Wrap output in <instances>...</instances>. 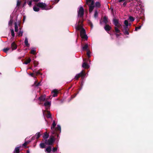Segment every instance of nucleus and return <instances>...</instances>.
<instances>
[{"instance_id": "bf43d9fd", "label": "nucleus", "mask_w": 153, "mask_h": 153, "mask_svg": "<svg viewBox=\"0 0 153 153\" xmlns=\"http://www.w3.org/2000/svg\"><path fill=\"white\" fill-rule=\"evenodd\" d=\"M32 0L34 2H38L40 0Z\"/></svg>"}, {"instance_id": "de8ad7c7", "label": "nucleus", "mask_w": 153, "mask_h": 153, "mask_svg": "<svg viewBox=\"0 0 153 153\" xmlns=\"http://www.w3.org/2000/svg\"><path fill=\"white\" fill-rule=\"evenodd\" d=\"M34 84L36 86H38L40 85V82H35Z\"/></svg>"}, {"instance_id": "6e6d98bb", "label": "nucleus", "mask_w": 153, "mask_h": 153, "mask_svg": "<svg viewBox=\"0 0 153 153\" xmlns=\"http://www.w3.org/2000/svg\"><path fill=\"white\" fill-rule=\"evenodd\" d=\"M141 26H142V25H140L139 26L137 27H137V29H140L141 28Z\"/></svg>"}, {"instance_id": "7ed1b4c3", "label": "nucleus", "mask_w": 153, "mask_h": 153, "mask_svg": "<svg viewBox=\"0 0 153 153\" xmlns=\"http://www.w3.org/2000/svg\"><path fill=\"white\" fill-rule=\"evenodd\" d=\"M78 17L80 18H82V20H79L78 23H82L83 22V18L84 14V9L82 7H80L77 11Z\"/></svg>"}, {"instance_id": "1a4fd4ad", "label": "nucleus", "mask_w": 153, "mask_h": 153, "mask_svg": "<svg viewBox=\"0 0 153 153\" xmlns=\"http://www.w3.org/2000/svg\"><path fill=\"white\" fill-rule=\"evenodd\" d=\"M113 21L114 24L115 26V27H120L121 25L119 23L118 19L114 18L113 19Z\"/></svg>"}, {"instance_id": "423d86ee", "label": "nucleus", "mask_w": 153, "mask_h": 153, "mask_svg": "<svg viewBox=\"0 0 153 153\" xmlns=\"http://www.w3.org/2000/svg\"><path fill=\"white\" fill-rule=\"evenodd\" d=\"M86 74L85 71L83 70L79 73L76 75L74 77V79L76 80L78 79L80 77L83 79L85 76Z\"/></svg>"}, {"instance_id": "4c0bfd02", "label": "nucleus", "mask_w": 153, "mask_h": 153, "mask_svg": "<svg viewBox=\"0 0 153 153\" xmlns=\"http://www.w3.org/2000/svg\"><path fill=\"white\" fill-rule=\"evenodd\" d=\"M36 51L34 50H31L30 51V53L33 55H35L36 54Z\"/></svg>"}, {"instance_id": "4d7b16f0", "label": "nucleus", "mask_w": 153, "mask_h": 153, "mask_svg": "<svg viewBox=\"0 0 153 153\" xmlns=\"http://www.w3.org/2000/svg\"><path fill=\"white\" fill-rule=\"evenodd\" d=\"M59 0H55V2L54 3H55V4L57 3Z\"/></svg>"}, {"instance_id": "a878e982", "label": "nucleus", "mask_w": 153, "mask_h": 153, "mask_svg": "<svg viewBox=\"0 0 153 153\" xmlns=\"http://www.w3.org/2000/svg\"><path fill=\"white\" fill-rule=\"evenodd\" d=\"M33 8L34 11L36 12H38L39 10V8L36 7V6H34L33 7Z\"/></svg>"}, {"instance_id": "338daca9", "label": "nucleus", "mask_w": 153, "mask_h": 153, "mask_svg": "<svg viewBox=\"0 0 153 153\" xmlns=\"http://www.w3.org/2000/svg\"><path fill=\"white\" fill-rule=\"evenodd\" d=\"M35 136H33V137H32V138H33V139H34V138Z\"/></svg>"}, {"instance_id": "79ce46f5", "label": "nucleus", "mask_w": 153, "mask_h": 153, "mask_svg": "<svg viewBox=\"0 0 153 153\" xmlns=\"http://www.w3.org/2000/svg\"><path fill=\"white\" fill-rule=\"evenodd\" d=\"M13 20L12 19H11L10 21L9 22L8 25L9 26H11L12 25V24L13 23Z\"/></svg>"}, {"instance_id": "bb28decb", "label": "nucleus", "mask_w": 153, "mask_h": 153, "mask_svg": "<svg viewBox=\"0 0 153 153\" xmlns=\"http://www.w3.org/2000/svg\"><path fill=\"white\" fill-rule=\"evenodd\" d=\"M47 114H46V116L48 118H51V115L50 111H47Z\"/></svg>"}, {"instance_id": "f704fd0d", "label": "nucleus", "mask_w": 153, "mask_h": 153, "mask_svg": "<svg viewBox=\"0 0 153 153\" xmlns=\"http://www.w3.org/2000/svg\"><path fill=\"white\" fill-rule=\"evenodd\" d=\"M87 51V54L88 56V57H90L91 56H90L91 52L90 51V50L89 49L88 50H87V51Z\"/></svg>"}, {"instance_id": "e2e57ef3", "label": "nucleus", "mask_w": 153, "mask_h": 153, "mask_svg": "<svg viewBox=\"0 0 153 153\" xmlns=\"http://www.w3.org/2000/svg\"><path fill=\"white\" fill-rule=\"evenodd\" d=\"M51 96H49V97H48V98H49V99H51V98H51Z\"/></svg>"}, {"instance_id": "7c9ffc66", "label": "nucleus", "mask_w": 153, "mask_h": 153, "mask_svg": "<svg viewBox=\"0 0 153 153\" xmlns=\"http://www.w3.org/2000/svg\"><path fill=\"white\" fill-rule=\"evenodd\" d=\"M41 135L40 132H38L36 134L35 136H36V138L38 139L39 138Z\"/></svg>"}, {"instance_id": "680f3d73", "label": "nucleus", "mask_w": 153, "mask_h": 153, "mask_svg": "<svg viewBox=\"0 0 153 153\" xmlns=\"http://www.w3.org/2000/svg\"><path fill=\"white\" fill-rule=\"evenodd\" d=\"M137 30H138V29H137V27H136L135 30L136 31H137Z\"/></svg>"}, {"instance_id": "b1692460", "label": "nucleus", "mask_w": 153, "mask_h": 153, "mask_svg": "<svg viewBox=\"0 0 153 153\" xmlns=\"http://www.w3.org/2000/svg\"><path fill=\"white\" fill-rule=\"evenodd\" d=\"M88 44H86L82 47V49L83 51H87L89 50L88 48Z\"/></svg>"}, {"instance_id": "a211bd4d", "label": "nucleus", "mask_w": 153, "mask_h": 153, "mask_svg": "<svg viewBox=\"0 0 153 153\" xmlns=\"http://www.w3.org/2000/svg\"><path fill=\"white\" fill-rule=\"evenodd\" d=\"M82 28H83L82 27V24H81V25L78 24L77 25V26H76V30H81Z\"/></svg>"}, {"instance_id": "6ab92c4d", "label": "nucleus", "mask_w": 153, "mask_h": 153, "mask_svg": "<svg viewBox=\"0 0 153 153\" xmlns=\"http://www.w3.org/2000/svg\"><path fill=\"white\" fill-rule=\"evenodd\" d=\"M45 152L48 153H50L51 151V146H48L45 150Z\"/></svg>"}, {"instance_id": "ddd939ff", "label": "nucleus", "mask_w": 153, "mask_h": 153, "mask_svg": "<svg viewBox=\"0 0 153 153\" xmlns=\"http://www.w3.org/2000/svg\"><path fill=\"white\" fill-rule=\"evenodd\" d=\"M111 27L108 24H106L104 27V29L106 31L110 30Z\"/></svg>"}, {"instance_id": "8fccbe9b", "label": "nucleus", "mask_w": 153, "mask_h": 153, "mask_svg": "<svg viewBox=\"0 0 153 153\" xmlns=\"http://www.w3.org/2000/svg\"><path fill=\"white\" fill-rule=\"evenodd\" d=\"M35 73L36 74V76H38V75L41 74V73L39 71L35 72Z\"/></svg>"}, {"instance_id": "c85d7f7f", "label": "nucleus", "mask_w": 153, "mask_h": 153, "mask_svg": "<svg viewBox=\"0 0 153 153\" xmlns=\"http://www.w3.org/2000/svg\"><path fill=\"white\" fill-rule=\"evenodd\" d=\"M45 143H41L40 144V147L42 149L44 148L45 147Z\"/></svg>"}, {"instance_id": "412c9836", "label": "nucleus", "mask_w": 153, "mask_h": 153, "mask_svg": "<svg viewBox=\"0 0 153 153\" xmlns=\"http://www.w3.org/2000/svg\"><path fill=\"white\" fill-rule=\"evenodd\" d=\"M19 147H16L13 152V153H19Z\"/></svg>"}, {"instance_id": "9d476101", "label": "nucleus", "mask_w": 153, "mask_h": 153, "mask_svg": "<svg viewBox=\"0 0 153 153\" xmlns=\"http://www.w3.org/2000/svg\"><path fill=\"white\" fill-rule=\"evenodd\" d=\"M52 94H53V97H56L57 96L58 93V91L57 89H54L52 92Z\"/></svg>"}, {"instance_id": "f8f14e48", "label": "nucleus", "mask_w": 153, "mask_h": 153, "mask_svg": "<svg viewBox=\"0 0 153 153\" xmlns=\"http://www.w3.org/2000/svg\"><path fill=\"white\" fill-rule=\"evenodd\" d=\"M11 47L12 50H15L17 48V45L16 44L15 42H12L11 44Z\"/></svg>"}, {"instance_id": "20e7f679", "label": "nucleus", "mask_w": 153, "mask_h": 153, "mask_svg": "<svg viewBox=\"0 0 153 153\" xmlns=\"http://www.w3.org/2000/svg\"><path fill=\"white\" fill-rule=\"evenodd\" d=\"M36 5L37 7L41 8L43 10H47L51 9L53 8L51 6H47L43 2L38 3L36 4Z\"/></svg>"}, {"instance_id": "dca6fc26", "label": "nucleus", "mask_w": 153, "mask_h": 153, "mask_svg": "<svg viewBox=\"0 0 153 153\" xmlns=\"http://www.w3.org/2000/svg\"><path fill=\"white\" fill-rule=\"evenodd\" d=\"M82 67L84 68L88 69L89 67V66L87 63L84 62L82 65Z\"/></svg>"}, {"instance_id": "58836bf2", "label": "nucleus", "mask_w": 153, "mask_h": 153, "mask_svg": "<svg viewBox=\"0 0 153 153\" xmlns=\"http://www.w3.org/2000/svg\"><path fill=\"white\" fill-rule=\"evenodd\" d=\"M129 19L131 22H133L135 19L134 18L131 16H130L129 17Z\"/></svg>"}, {"instance_id": "774afa93", "label": "nucleus", "mask_w": 153, "mask_h": 153, "mask_svg": "<svg viewBox=\"0 0 153 153\" xmlns=\"http://www.w3.org/2000/svg\"><path fill=\"white\" fill-rule=\"evenodd\" d=\"M100 24H101V22H100Z\"/></svg>"}, {"instance_id": "f257e3e1", "label": "nucleus", "mask_w": 153, "mask_h": 153, "mask_svg": "<svg viewBox=\"0 0 153 153\" xmlns=\"http://www.w3.org/2000/svg\"><path fill=\"white\" fill-rule=\"evenodd\" d=\"M56 125L55 123V121L53 120L52 126L51 127V133L52 135L56 133L57 131H59V133L61 132V128L60 126L59 125H57V127L55 128V127Z\"/></svg>"}, {"instance_id": "c03bdc74", "label": "nucleus", "mask_w": 153, "mask_h": 153, "mask_svg": "<svg viewBox=\"0 0 153 153\" xmlns=\"http://www.w3.org/2000/svg\"><path fill=\"white\" fill-rule=\"evenodd\" d=\"M57 150V147H53V148L52 152H53L54 153L56 152V151Z\"/></svg>"}, {"instance_id": "49530a36", "label": "nucleus", "mask_w": 153, "mask_h": 153, "mask_svg": "<svg viewBox=\"0 0 153 153\" xmlns=\"http://www.w3.org/2000/svg\"><path fill=\"white\" fill-rule=\"evenodd\" d=\"M60 133H59V131H57L56 132V133H55L54 135L55 134V135H56L57 137V139H58V138H59V134Z\"/></svg>"}, {"instance_id": "473e14b6", "label": "nucleus", "mask_w": 153, "mask_h": 153, "mask_svg": "<svg viewBox=\"0 0 153 153\" xmlns=\"http://www.w3.org/2000/svg\"><path fill=\"white\" fill-rule=\"evenodd\" d=\"M10 48H4L3 49V51L5 53H7V51L9 50L10 49Z\"/></svg>"}, {"instance_id": "0eeeda50", "label": "nucleus", "mask_w": 153, "mask_h": 153, "mask_svg": "<svg viewBox=\"0 0 153 153\" xmlns=\"http://www.w3.org/2000/svg\"><path fill=\"white\" fill-rule=\"evenodd\" d=\"M80 36L81 38L85 39L86 40L88 39V36L86 34V32L85 29L82 28L80 31Z\"/></svg>"}, {"instance_id": "864d4df0", "label": "nucleus", "mask_w": 153, "mask_h": 153, "mask_svg": "<svg viewBox=\"0 0 153 153\" xmlns=\"http://www.w3.org/2000/svg\"><path fill=\"white\" fill-rule=\"evenodd\" d=\"M123 4V5L124 7H125L127 4V2L124 1Z\"/></svg>"}, {"instance_id": "aec40b11", "label": "nucleus", "mask_w": 153, "mask_h": 153, "mask_svg": "<svg viewBox=\"0 0 153 153\" xmlns=\"http://www.w3.org/2000/svg\"><path fill=\"white\" fill-rule=\"evenodd\" d=\"M25 43L26 46L27 47H29L30 44L28 43V39L27 37H26L25 39Z\"/></svg>"}, {"instance_id": "9b49d317", "label": "nucleus", "mask_w": 153, "mask_h": 153, "mask_svg": "<svg viewBox=\"0 0 153 153\" xmlns=\"http://www.w3.org/2000/svg\"><path fill=\"white\" fill-rule=\"evenodd\" d=\"M46 96L45 95H43L40 96L39 98V100L41 102L44 101L45 100Z\"/></svg>"}, {"instance_id": "a18cd8bd", "label": "nucleus", "mask_w": 153, "mask_h": 153, "mask_svg": "<svg viewBox=\"0 0 153 153\" xmlns=\"http://www.w3.org/2000/svg\"><path fill=\"white\" fill-rule=\"evenodd\" d=\"M11 35L13 37H14L15 35L14 31L13 29H12L11 30Z\"/></svg>"}, {"instance_id": "0e129e2a", "label": "nucleus", "mask_w": 153, "mask_h": 153, "mask_svg": "<svg viewBox=\"0 0 153 153\" xmlns=\"http://www.w3.org/2000/svg\"><path fill=\"white\" fill-rule=\"evenodd\" d=\"M71 88V87H69V89H70Z\"/></svg>"}, {"instance_id": "4468645a", "label": "nucleus", "mask_w": 153, "mask_h": 153, "mask_svg": "<svg viewBox=\"0 0 153 153\" xmlns=\"http://www.w3.org/2000/svg\"><path fill=\"white\" fill-rule=\"evenodd\" d=\"M94 6L95 7L97 8H100L101 6V4L100 3L99 1H97L95 2L94 4Z\"/></svg>"}, {"instance_id": "c756f323", "label": "nucleus", "mask_w": 153, "mask_h": 153, "mask_svg": "<svg viewBox=\"0 0 153 153\" xmlns=\"http://www.w3.org/2000/svg\"><path fill=\"white\" fill-rule=\"evenodd\" d=\"M31 59L29 58L27 60L24 62V63L25 64H28L30 63L31 62Z\"/></svg>"}, {"instance_id": "72a5a7b5", "label": "nucleus", "mask_w": 153, "mask_h": 153, "mask_svg": "<svg viewBox=\"0 0 153 153\" xmlns=\"http://www.w3.org/2000/svg\"><path fill=\"white\" fill-rule=\"evenodd\" d=\"M131 0H119L118 2H121L124 1L127 2V3L130 2Z\"/></svg>"}, {"instance_id": "2f4dec72", "label": "nucleus", "mask_w": 153, "mask_h": 153, "mask_svg": "<svg viewBox=\"0 0 153 153\" xmlns=\"http://www.w3.org/2000/svg\"><path fill=\"white\" fill-rule=\"evenodd\" d=\"M30 142V141H27L26 142H25L23 144L22 146H24L26 147V146Z\"/></svg>"}, {"instance_id": "6e6552de", "label": "nucleus", "mask_w": 153, "mask_h": 153, "mask_svg": "<svg viewBox=\"0 0 153 153\" xmlns=\"http://www.w3.org/2000/svg\"><path fill=\"white\" fill-rule=\"evenodd\" d=\"M129 30V29L128 28V26H123V28L122 29V31L125 35H128L129 34L128 32Z\"/></svg>"}, {"instance_id": "052dcab7", "label": "nucleus", "mask_w": 153, "mask_h": 153, "mask_svg": "<svg viewBox=\"0 0 153 153\" xmlns=\"http://www.w3.org/2000/svg\"><path fill=\"white\" fill-rule=\"evenodd\" d=\"M26 153H30V152L29 150H27Z\"/></svg>"}, {"instance_id": "603ef678", "label": "nucleus", "mask_w": 153, "mask_h": 153, "mask_svg": "<svg viewBox=\"0 0 153 153\" xmlns=\"http://www.w3.org/2000/svg\"><path fill=\"white\" fill-rule=\"evenodd\" d=\"M30 75L32 76V77H33L34 78H36V76H35L34 75V74L33 73H30Z\"/></svg>"}, {"instance_id": "e433bc0d", "label": "nucleus", "mask_w": 153, "mask_h": 153, "mask_svg": "<svg viewBox=\"0 0 153 153\" xmlns=\"http://www.w3.org/2000/svg\"><path fill=\"white\" fill-rule=\"evenodd\" d=\"M88 24L90 26L91 28H92L93 27L92 22L90 21L89 20L88 21Z\"/></svg>"}, {"instance_id": "5701e85b", "label": "nucleus", "mask_w": 153, "mask_h": 153, "mask_svg": "<svg viewBox=\"0 0 153 153\" xmlns=\"http://www.w3.org/2000/svg\"><path fill=\"white\" fill-rule=\"evenodd\" d=\"M51 103L50 102L48 101H46L44 104V105L45 107L48 106H50L51 105Z\"/></svg>"}, {"instance_id": "39448f33", "label": "nucleus", "mask_w": 153, "mask_h": 153, "mask_svg": "<svg viewBox=\"0 0 153 153\" xmlns=\"http://www.w3.org/2000/svg\"><path fill=\"white\" fill-rule=\"evenodd\" d=\"M55 139L54 136L52 135L50 136L49 139L45 140V143L47 145L51 146L53 144Z\"/></svg>"}, {"instance_id": "c9c22d12", "label": "nucleus", "mask_w": 153, "mask_h": 153, "mask_svg": "<svg viewBox=\"0 0 153 153\" xmlns=\"http://www.w3.org/2000/svg\"><path fill=\"white\" fill-rule=\"evenodd\" d=\"M33 64L34 67H36L39 64L38 62L34 60L33 62Z\"/></svg>"}, {"instance_id": "3c124183", "label": "nucleus", "mask_w": 153, "mask_h": 153, "mask_svg": "<svg viewBox=\"0 0 153 153\" xmlns=\"http://www.w3.org/2000/svg\"><path fill=\"white\" fill-rule=\"evenodd\" d=\"M20 4H21V1L19 0H18L17 1V6H19L20 5Z\"/></svg>"}, {"instance_id": "393cba45", "label": "nucleus", "mask_w": 153, "mask_h": 153, "mask_svg": "<svg viewBox=\"0 0 153 153\" xmlns=\"http://www.w3.org/2000/svg\"><path fill=\"white\" fill-rule=\"evenodd\" d=\"M118 28L117 27H114L115 31L117 33H120V30L118 29Z\"/></svg>"}, {"instance_id": "69168bd1", "label": "nucleus", "mask_w": 153, "mask_h": 153, "mask_svg": "<svg viewBox=\"0 0 153 153\" xmlns=\"http://www.w3.org/2000/svg\"><path fill=\"white\" fill-rule=\"evenodd\" d=\"M25 18V17H24V18H23V19H24Z\"/></svg>"}, {"instance_id": "2eb2a0df", "label": "nucleus", "mask_w": 153, "mask_h": 153, "mask_svg": "<svg viewBox=\"0 0 153 153\" xmlns=\"http://www.w3.org/2000/svg\"><path fill=\"white\" fill-rule=\"evenodd\" d=\"M103 22L105 24H107L108 22V19L107 16H105L103 17Z\"/></svg>"}, {"instance_id": "13d9d810", "label": "nucleus", "mask_w": 153, "mask_h": 153, "mask_svg": "<svg viewBox=\"0 0 153 153\" xmlns=\"http://www.w3.org/2000/svg\"><path fill=\"white\" fill-rule=\"evenodd\" d=\"M117 33H117L116 34V35L117 37H118L120 36V35Z\"/></svg>"}, {"instance_id": "a19ab883", "label": "nucleus", "mask_w": 153, "mask_h": 153, "mask_svg": "<svg viewBox=\"0 0 153 153\" xmlns=\"http://www.w3.org/2000/svg\"><path fill=\"white\" fill-rule=\"evenodd\" d=\"M18 33V36H22L23 32L22 31H20Z\"/></svg>"}, {"instance_id": "ea45409f", "label": "nucleus", "mask_w": 153, "mask_h": 153, "mask_svg": "<svg viewBox=\"0 0 153 153\" xmlns=\"http://www.w3.org/2000/svg\"><path fill=\"white\" fill-rule=\"evenodd\" d=\"M124 24L125 25L124 26H128V22L127 20H125L124 21Z\"/></svg>"}, {"instance_id": "f3484780", "label": "nucleus", "mask_w": 153, "mask_h": 153, "mask_svg": "<svg viewBox=\"0 0 153 153\" xmlns=\"http://www.w3.org/2000/svg\"><path fill=\"white\" fill-rule=\"evenodd\" d=\"M49 134H48L47 132H45L44 133V134L43 136V139L45 140L48 138L49 137Z\"/></svg>"}, {"instance_id": "4be33fe9", "label": "nucleus", "mask_w": 153, "mask_h": 153, "mask_svg": "<svg viewBox=\"0 0 153 153\" xmlns=\"http://www.w3.org/2000/svg\"><path fill=\"white\" fill-rule=\"evenodd\" d=\"M98 16V10L96 9L94 10V17L95 18H97Z\"/></svg>"}, {"instance_id": "37998d69", "label": "nucleus", "mask_w": 153, "mask_h": 153, "mask_svg": "<svg viewBox=\"0 0 153 153\" xmlns=\"http://www.w3.org/2000/svg\"><path fill=\"white\" fill-rule=\"evenodd\" d=\"M27 4L30 7H31L32 5V1H28L27 2Z\"/></svg>"}, {"instance_id": "f03ea898", "label": "nucleus", "mask_w": 153, "mask_h": 153, "mask_svg": "<svg viewBox=\"0 0 153 153\" xmlns=\"http://www.w3.org/2000/svg\"><path fill=\"white\" fill-rule=\"evenodd\" d=\"M94 4V0H86V5L88 6L89 12L90 13L92 12L95 7Z\"/></svg>"}, {"instance_id": "5fc2aeb1", "label": "nucleus", "mask_w": 153, "mask_h": 153, "mask_svg": "<svg viewBox=\"0 0 153 153\" xmlns=\"http://www.w3.org/2000/svg\"><path fill=\"white\" fill-rule=\"evenodd\" d=\"M27 2V1L26 0H25L23 4V7H24L26 5V3Z\"/></svg>"}, {"instance_id": "cd10ccee", "label": "nucleus", "mask_w": 153, "mask_h": 153, "mask_svg": "<svg viewBox=\"0 0 153 153\" xmlns=\"http://www.w3.org/2000/svg\"><path fill=\"white\" fill-rule=\"evenodd\" d=\"M15 31L16 32H17L18 30V27L17 26L16 22L15 24Z\"/></svg>"}, {"instance_id": "09e8293b", "label": "nucleus", "mask_w": 153, "mask_h": 153, "mask_svg": "<svg viewBox=\"0 0 153 153\" xmlns=\"http://www.w3.org/2000/svg\"><path fill=\"white\" fill-rule=\"evenodd\" d=\"M78 92L77 93H75L73 95L71 96V98L72 99H73L74 98V97H75L76 96V95H77V94H78Z\"/></svg>"}]
</instances>
